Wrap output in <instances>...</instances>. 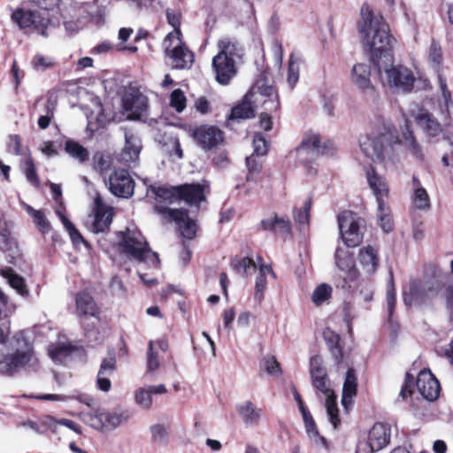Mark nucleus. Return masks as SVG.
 <instances>
[{"label": "nucleus", "instance_id": "6", "mask_svg": "<svg viewBox=\"0 0 453 453\" xmlns=\"http://www.w3.org/2000/svg\"><path fill=\"white\" fill-rule=\"evenodd\" d=\"M446 287L441 274H435L426 280H413L408 289L403 291V302L409 306L425 303L441 295Z\"/></svg>", "mask_w": 453, "mask_h": 453}, {"label": "nucleus", "instance_id": "39", "mask_svg": "<svg viewBox=\"0 0 453 453\" xmlns=\"http://www.w3.org/2000/svg\"><path fill=\"white\" fill-rule=\"evenodd\" d=\"M377 203V218L379 224L383 232L389 233L393 230V219L390 209L387 206L385 201Z\"/></svg>", "mask_w": 453, "mask_h": 453}, {"label": "nucleus", "instance_id": "27", "mask_svg": "<svg viewBox=\"0 0 453 453\" xmlns=\"http://www.w3.org/2000/svg\"><path fill=\"white\" fill-rule=\"evenodd\" d=\"M76 313L81 318L85 316L95 317L97 314V306L94 298L86 291L79 292L75 296Z\"/></svg>", "mask_w": 453, "mask_h": 453}, {"label": "nucleus", "instance_id": "4", "mask_svg": "<svg viewBox=\"0 0 453 453\" xmlns=\"http://www.w3.org/2000/svg\"><path fill=\"white\" fill-rule=\"evenodd\" d=\"M119 248L130 260L137 262L150 270H158L160 261L158 255L152 251L148 242L140 230L135 227H127L124 232L119 233Z\"/></svg>", "mask_w": 453, "mask_h": 453}, {"label": "nucleus", "instance_id": "37", "mask_svg": "<svg viewBox=\"0 0 453 453\" xmlns=\"http://www.w3.org/2000/svg\"><path fill=\"white\" fill-rule=\"evenodd\" d=\"M413 182L415 186L413 203L415 207L421 211H427L430 209V198L426 190L419 187V180L413 177Z\"/></svg>", "mask_w": 453, "mask_h": 453}, {"label": "nucleus", "instance_id": "11", "mask_svg": "<svg viewBox=\"0 0 453 453\" xmlns=\"http://www.w3.org/2000/svg\"><path fill=\"white\" fill-rule=\"evenodd\" d=\"M165 54L171 58L172 65L176 69L189 68L194 61V55L178 38L177 32H170L163 42Z\"/></svg>", "mask_w": 453, "mask_h": 453}, {"label": "nucleus", "instance_id": "63", "mask_svg": "<svg viewBox=\"0 0 453 453\" xmlns=\"http://www.w3.org/2000/svg\"><path fill=\"white\" fill-rule=\"evenodd\" d=\"M280 16L277 13H273L267 23L268 31L274 35L280 30Z\"/></svg>", "mask_w": 453, "mask_h": 453}, {"label": "nucleus", "instance_id": "38", "mask_svg": "<svg viewBox=\"0 0 453 453\" xmlns=\"http://www.w3.org/2000/svg\"><path fill=\"white\" fill-rule=\"evenodd\" d=\"M231 265L236 273L244 277L253 273L257 269L256 263L250 257H234Z\"/></svg>", "mask_w": 453, "mask_h": 453}, {"label": "nucleus", "instance_id": "23", "mask_svg": "<svg viewBox=\"0 0 453 453\" xmlns=\"http://www.w3.org/2000/svg\"><path fill=\"white\" fill-rule=\"evenodd\" d=\"M390 441V427L384 423H376L369 431L367 443L371 452L385 448Z\"/></svg>", "mask_w": 453, "mask_h": 453}, {"label": "nucleus", "instance_id": "24", "mask_svg": "<svg viewBox=\"0 0 453 453\" xmlns=\"http://www.w3.org/2000/svg\"><path fill=\"white\" fill-rule=\"evenodd\" d=\"M116 357L114 355H111L109 357H106L102 361L96 380L97 387L100 390L104 392H108L110 390L111 386L110 377L116 369Z\"/></svg>", "mask_w": 453, "mask_h": 453}, {"label": "nucleus", "instance_id": "50", "mask_svg": "<svg viewBox=\"0 0 453 453\" xmlns=\"http://www.w3.org/2000/svg\"><path fill=\"white\" fill-rule=\"evenodd\" d=\"M186 96L180 88L174 89L170 97V105L178 112H181L186 107Z\"/></svg>", "mask_w": 453, "mask_h": 453}, {"label": "nucleus", "instance_id": "7", "mask_svg": "<svg viewBox=\"0 0 453 453\" xmlns=\"http://www.w3.org/2000/svg\"><path fill=\"white\" fill-rule=\"evenodd\" d=\"M204 185L192 183L176 187H153L152 191L157 197L169 203L183 200L192 206L204 201Z\"/></svg>", "mask_w": 453, "mask_h": 453}, {"label": "nucleus", "instance_id": "42", "mask_svg": "<svg viewBox=\"0 0 453 453\" xmlns=\"http://www.w3.org/2000/svg\"><path fill=\"white\" fill-rule=\"evenodd\" d=\"M333 293V288L326 283L319 284L312 292L311 300L316 306H320L327 302Z\"/></svg>", "mask_w": 453, "mask_h": 453}, {"label": "nucleus", "instance_id": "55", "mask_svg": "<svg viewBox=\"0 0 453 453\" xmlns=\"http://www.w3.org/2000/svg\"><path fill=\"white\" fill-rule=\"evenodd\" d=\"M61 219L74 244H78L80 242L86 243L81 233L75 228L73 224L67 219L66 217L62 215Z\"/></svg>", "mask_w": 453, "mask_h": 453}, {"label": "nucleus", "instance_id": "3", "mask_svg": "<svg viewBox=\"0 0 453 453\" xmlns=\"http://www.w3.org/2000/svg\"><path fill=\"white\" fill-rule=\"evenodd\" d=\"M253 103H261L265 111L268 112L278 111L280 107L278 95L265 78L257 81L250 91L245 96L243 102L232 109L228 120L246 119L254 117Z\"/></svg>", "mask_w": 453, "mask_h": 453}, {"label": "nucleus", "instance_id": "10", "mask_svg": "<svg viewBox=\"0 0 453 453\" xmlns=\"http://www.w3.org/2000/svg\"><path fill=\"white\" fill-rule=\"evenodd\" d=\"M359 148L367 158L375 163H384L390 158L392 146L386 134H367L359 138Z\"/></svg>", "mask_w": 453, "mask_h": 453}, {"label": "nucleus", "instance_id": "5", "mask_svg": "<svg viewBox=\"0 0 453 453\" xmlns=\"http://www.w3.org/2000/svg\"><path fill=\"white\" fill-rule=\"evenodd\" d=\"M310 372L313 387L326 396L325 407L334 428H337L341 420L336 403V395L330 388V380L327 378L326 368L323 366L319 356H313L310 360Z\"/></svg>", "mask_w": 453, "mask_h": 453}, {"label": "nucleus", "instance_id": "33", "mask_svg": "<svg viewBox=\"0 0 453 453\" xmlns=\"http://www.w3.org/2000/svg\"><path fill=\"white\" fill-rule=\"evenodd\" d=\"M261 225L265 230L273 231L280 235H287L291 230L290 221L285 218H279L275 214L263 219Z\"/></svg>", "mask_w": 453, "mask_h": 453}, {"label": "nucleus", "instance_id": "9", "mask_svg": "<svg viewBox=\"0 0 453 453\" xmlns=\"http://www.w3.org/2000/svg\"><path fill=\"white\" fill-rule=\"evenodd\" d=\"M328 145H321L320 136L317 134H309L304 136L301 144L291 153L307 169V173H316L313 162L319 155L327 154Z\"/></svg>", "mask_w": 453, "mask_h": 453}, {"label": "nucleus", "instance_id": "29", "mask_svg": "<svg viewBox=\"0 0 453 453\" xmlns=\"http://www.w3.org/2000/svg\"><path fill=\"white\" fill-rule=\"evenodd\" d=\"M415 120L430 136H437L441 132L440 123L426 110H419L417 115H415Z\"/></svg>", "mask_w": 453, "mask_h": 453}, {"label": "nucleus", "instance_id": "57", "mask_svg": "<svg viewBox=\"0 0 453 453\" xmlns=\"http://www.w3.org/2000/svg\"><path fill=\"white\" fill-rule=\"evenodd\" d=\"M359 295L363 297L364 301L370 302L373 296V285L369 280H362L357 286Z\"/></svg>", "mask_w": 453, "mask_h": 453}, {"label": "nucleus", "instance_id": "61", "mask_svg": "<svg viewBox=\"0 0 453 453\" xmlns=\"http://www.w3.org/2000/svg\"><path fill=\"white\" fill-rule=\"evenodd\" d=\"M387 304L388 316L391 317L395 306V290L393 283V280L391 279L388 284L387 289Z\"/></svg>", "mask_w": 453, "mask_h": 453}, {"label": "nucleus", "instance_id": "35", "mask_svg": "<svg viewBox=\"0 0 453 453\" xmlns=\"http://www.w3.org/2000/svg\"><path fill=\"white\" fill-rule=\"evenodd\" d=\"M271 274L274 277V273L270 265H260L259 273L256 278V286H255V298L261 302L264 298V292L266 288L267 285V275Z\"/></svg>", "mask_w": 453, "mask_h": 453}, {"label": "nucleus", "instance_id": "19", "mask_svg": "<svg viewBox=\"0 0 453 453\" xmlns=\"http://www.w3.org/2000/svg\"><path fill=\"white\" fill-rule=\"evenodd\" d=\"M142 149L141 138L129 130L125 131V147L120 160L128 166H135Z\"/></svg>", "mask_w": 453, "mask_h": 453}, {"label": "nucleus", "instance_id": "25", "mask_svg": "<svg viewBox=\"0 0 453 453\" xmlns=\"http://www.w3.org/2000/svg\"><path fill=\"white\" fill-rule=\"evenodd\" d=\"M366 179L377 203L384 202L388 196V187L385 178L371 168L366 172Z\"/></svg>", "mask_w": 453, "mask_h": 453}, {"label": "nucleus", "instance_id": "12", "mask_svg": "<svg viewBox=\"0 0 453 453\" xmlns=\"http://www.w3.org/2000/svg\"><path fill=\"white\" fill-rule=\"evenodd\" d=\"M154 210L157 214L161 215L165 222H175L184 238L193 239L195 237L196 224L188 217L187 211L171 209L162 204H157Z\"/></svg>", "mask_w": 453, "mask_h": 453}, {"label": "nucleus", "instance_id": "8", "mask_svg": "<svg viewBox=\"0 0 453 453\" xmlns=\"http://www.w3.org/2000/svg\"><path fill=\"white\" fill-rule=\"evenodd\" d=\"M338 227L341 238L346 246L354 248L362 242L365 222L356 213L345 211L339 214Z\"/></svg>", "mask_w": 453, "mask_h": 453}, {"label": "nucleus", "instance_id": "43", "mask_svg": "<svg viewBox=\"0 0 453 453\" xmlns=\"http://www.w3.org/2000/svg\"><path fill=\"white\" fill-rule=\"evenodd\" d=\"M48 353L55 363H63L71 355L72 348L64 344H51Z\"/></svg>", "mask_w": 453, "mask_h": 453}, {"label": "nucleus", "instance_id": "59", "mask_svg": "<svg viewBox=\"0 0 453 453\" xmlns=\"http://www.w3.org/2000/svg\"><path fill=\"white\" fill-rule=\"evenodd\" d=\"M311 441L316 445L320 447H326V439L321 436L316 427V425H311L305 428Z\"/></svg>", "mask_w": 453, "mask_h": 453}, {"label": "nucleus", "instance_id": "20", "mask_svg": "<svg viewBox=\"0 0 453 453\" xmlns=\"http://www.w3.org/2000/svg\"><path fill=\"white\" fill-rule=\"evenodd\" d=\"M417 388L426 400L434 401L439 396V381L429 370L424 369L419 372L417 379Z\"/></svg>", "mask_w": 453, "mask_h": 453}, {"label": "nucleus", "instance_id": "48", "mask_svg": "<svg viewBox=\"0 0 453 453\" xmlns=\"http://www.w3.org/2000/svg\"><path fill=\"white\" fill-rule=\"evenodd\" d=\"M134 399L136 404L144 410H149L152 406V395L149 388H140L135 391Z\"/></svg>", "mask_w": 453, "mask_h": 453}, {"label": "nucleus", "instance_id": "28", "mask_svg": "<svg viewBox=\"0 0 453 453\" xmlns=\"http://www.w3.org/2000/svg\"><path fill=\"white\" fill-rule=\"evenodd\" d=\"M237 412L246 425L258 424L263 411L257 407L251 401H245L236 407Z\"/></svg>", "mask_w": 453, "mask_h": 453}, {"label": "nucleus", "instance_id": "62", "mask_svg": "<svg viewBox=\"0 0 453 453\" xmlns=\"http://www.w3.org/2000/svg\"><path fill=\"white\" fill-rule=\"evenodd\" d=\"M246 165L250 174L258 173L262 168L261 163L256 159L254 154L246 158Z\"/></svg>", "mask_w": 453, "mask_h": 453}, {"label": "nucleus", "instance_id": "64", "mask_svg": "<svg viewBox=\"0 0 453 453\" xmlns=\"http://www.w3.org/2000/svg\"><path fill=\"white\" fill-rule=\"evenodd\" d=\"M8 150L10 152L19 154L20 151V141L18 135H11L8 140Z\"/></svg>", "mask_w": 453, "mask_h": 453}, {"label": "nucleus", "instance_id": "41", "mask_svg": "<svg viewBox=\"0 0 453 453\" xmlns=\"http://www.w3.org/2000/svg\"><path fill=\"white\" fill-rule=\"evenodd\" d=\"M24 208L26 211L32 217L34 223L41 232L47 233L50 231V222L42 211L35 210L28 204H25Z\"/></svg>", "mask_w": 453, "mask_h": 453}, {"label": "nucleus", "instance_id": "36", "mask_svg": "<svg viewBox=\"0 0 453 453\" xmlns=\"http://www.w3.org/2000/svg\"><path fill=\"white\" fill-rule=\"evenodd\" d=\"M0 274L7 280L10 286L14 288L19 295L25 296L27 294L24 279L15 273L12 268L5 267L2 269L0 271Z\"/></svg>", "mask_w": 453, "mask_h": 453}, {"label": "nucleus", "instance_id": "13", "mask_svg": "<svg viewBox=\"0 0 453 453\" xmlns=\"http://www.w3.org/2000/svg\"><path fill=\"white\" fill-rule=\"evenodd\" d=\"M12 19L22 29H28L46 36V30L50 23L48 11H31L19 9L13 12Z\"/></svg>", "mask_w": 453, "mask_h": 453}, {"label": "nucleus", "instance_id": "44", "mask_svg": "<svg viewBox=\"0 0 453 453\" xmlns=\"http://www.w3.org/2000/svg\"><path fill=\"white\" fill-rule=\"evenodd\" d=\"M65 149L70 156L78 159L80 162H84L88 158V150L76 142L67 141Z\"/></svg>", "mask_w": 453, "mask_h": 453}, {"label": "nucleus", "instance_id": "18", "mask_svg": "<svg viewBox=\"0 0 453 453\" xmlns=\"http://www.w3.org/2000/svg\"><path fill=\"white\" fill-rule=\"evenodd\" d=\"M211 65L215 79L220 85L229 84L237 73L235 61L226 56L216 55L212 58Z\"/></svg>", "mask_w": 453, "mask_h": 453}, {"label": "nucleus", "instance_id": "14", "mask_svg": "<svg viewBox=\"0 0 453 453\" xmlns=\"http://www.w3.org/2000/svg\"><path fill=\"white\" fill-rule=\"evenodd\" d=\"M121 102L127 119H142L148 111V98L137 88H127Z\"/></svg>", "mask_w": 453, "mask_h": 453}, {"label": "nucleus", "instance_id": "30", "mask_svg": "<svg viewBox=\"0 0 453 453\" xmlns=\"http://www.w3.org/2000/svg\"><path fill=\"white\" fill-rule=\"evenodd\" d=\"M219 52L217 55L226 56L229 59L236 61L243 54L242 45L234 39L225 37L218 42Z\"/></svg>", "mask_w": 453, "mask_h": 453}, {"label": "nucleus", "instance_id": "52", "mask_svg": "<svg viewBox=\"0 0 453 453\" xmlns=\"http://www.w3.org/2000/svg\"><path fill=\"white\" fill-rule=\"evenodd\" d=\"M268 146L269 143L262 134H255L253 137L254 154L257 156H265L268 151Z\"/></svg>", "mask_w": 453, "mask_h": 453}, {"label": "nucleus", "instance_id": "22", "mask_svg": "<svg viewBox=\"0 0 453 453\" xmlns=\"http://www.w3.org/2000/svg\"><path fill=\"white\" fill-rule=\"evenodd\" d=\"M196 142L204 149L216 147L223 141V133L215 127L202 126L193 132Z\"/></svg>", "mask_w": 453, "mask_h": 453}, {"label": "nucleus", "instance_id": "40", "mask_svg": "<svg viewBox=\"0 0 453 453\" xmlns=\"http://www.w3.org/2000/svg\"><path fill=\"white\" fill-rule=\"evenodd\" d=\"M403 143L408 148L410 153H411L416 158L422 159L423 158V153L421 147L417 142L415 137L413 136V133L409 128V125L406 122L405 127L403 130Z\"/></svg>", "mask_w": 453, "mask_h": 453}, {"label": "nucleus", "instance_id": "17", "mask_svg": "<svg viewBox=\"0 0 453 453\" xmlns=\"http://www.w3.org/2000/svg\"><path fill=\"white\" fill-rule=\"evenodd\" d=\"M106 183L111 194L118 197L129 198L134 194V181L127 170L113 171Z\"/></svg>", "mask_w": 453, "mask_h": 453}, {"label": "nucleus", "instance_id": "60", "mask_svg": "<svg viewBox=\"0 0 453 453\" xmlns=\"http://www.w3.org/2000/svg\"><path fill=\"white\" fill-rule=\"evenodd\" d=\"M147 367L149 372H153L159 367L157 353L153 351V342H149V351L147 353Z\"/></svg>", "mask_w": 453, "mask_h": 453}, {"label": "nucleus", "instance_id": "2", "mask_svg": "<svg viewBox=\"0 0 453 453\" xmlns=\"http://www.w3.org/2000/svg\"><path fill=\"white\" fill-rule=\"evenodd\" d=\"M14 339L16 345L0 356V374L13 377L38 372L42 365L33 343L24 337L23 333L16 334Z\"/></svg>", "mask_w": 453, "mask_h": 453}, {"label": "nucleus", "instance_id": "53", "mask_svg": "<svg viewBox=\"0 0 453 453\" xmlns=\"http://www.w3.org/2000/svg\"><path fill=\"white\" fill-rule=\"evenodd\" d=\"M428 58L434 67H438L442 59L441 48L438 42L433 41L428 52Z\"/></svg>", "mask_w": 453, "mask_h": 453}, {"label": "nucleus", "instance_id": "49", "mask_svg": "<svg viewBox=\"0 0 453 453\" xmlns=\"http://www.w3.org/2000/svg\"><path fill=\"white\" fill-rule=\"evenodd\" d=\"M449 321L453 324V285H447L441 294Z\"/></svg>", "mask_w": 453, "mask_h": 453}, {"label": "nucleus", "instance_id": "51", "mask_svg": "<svg viewBox=\"0 0 453 453\" xmlns=\"http://www.w3.org/2000/svg\"><path fill=\"white\" fill-rule=\"evenodd\" d=\"M54 65V61L51 58L43 56L42 54H36L32 61V65L35 70L43 72L49 68H51Z\"/></svg>", "mask_w": 453, "mask_h": 453}, {"label": "nucleus", "instance_id": "32", "mask_svg": "<svg viewBox=\"0 0 453 453\" xmlns=\"http://www.w3.org/2000/svg\"><path fill=\"white\" fill-rule=\"evenodd\" d=\"M358 260L367 273H373L379 265L378 251L372 246H366L359 250Z\"/></svg>", "mask_w": 453, "mask_h": 453}, {"label": "nucleus", "instance_id": "1", "mask_svg": "<svg viewBox=\"0 0 453 453\" xmlns=\"http://www.w3.org/2000/svg\"><path fill=\"white\" fill-rule=\"evenodd\" d=\"M357 27L361 42L378 68L382 85L394 93H411L416 76L409 67L393 63L391 50L394 38L389 35V27L383 17L375 13L369 4H364Z\"/></svg>", "mask_w": 453, "mask_h": 453}, {"label": "nucleus", "instance_id": "45", "mask_svg": "<svg viewBox=\"0 0 453 453\" xmlns=\"http://www.w3.org/2000/svg\"><path fill=\"white\" fill-rule=\"evenodd\" d=\"M300 63L299 59L291 54L288 61L287 81L291 88L295 87L299 80Z\"/></svg>", "mask_w": 453, "mask_h": 453}, {"label": "nucleus", "instance_id": "54", "mask_svg": "<svg viewBox=\"0 0 453 453\" xmlns=\"http://www.w3.org/2000/svg\"><path fill=\"white\" fill-rule=\"evenodd\" d=\"M25 175L27 180L34 186L39 185V180L35 173L34 162L31 158H27L23 163Z\"/></svg>", "mask_w": 453, "mask_h": 453}, {"label": "nucleus", "instance_id": "46", "mask_svg": "<svg viewBox=\"0 0 453 453\" xmlns=\"http://www.w3.org/2000/svg\"><path fill=\"white\" fill-rule=\"evenodd\" d=\"M260 368L270 375H280L281 370L274 356L265 355L260 361Z\"/></svg>", "mask_w": 453, "mask_h": 453}, {"label": "nucleus", "instance_id": "31", "mask_svg": "<svg viewBox=\"0 0 453 453\" xmlns=\"http://www.w3.org/2000/svg\"><path fill=\"white\" fill-rule=\"evenodd\" d=\"M357 386L355 371L349 368L346 372L342 395V404L346 410L352 405V399L357 395Z\"/></svg>", "mask_w": 453, "mask_h": 453}, {"label": "nucleus", "instance_id": "47", "mask_svg": "<svg viewBox=\"0 0 453 453\" xmlns=\"http://www.w3.org/2000/svg\"><path fill=\"white\" fill-rule=\"evenodd\" d=\"M93 164L94 168L103 174L111 168L112 160L110 155L96 152L93 157Z\"/></svg>", "mask_w": 453, "mask_h": 453}, {"label": "nucleus", "instance_id": "58", "mask_svg": "<svg viewBox=\"0 0 453 453\" xmlns=\"http://www.w3.org/2000/svg\"><path fill=\"white\" fill-rule=\"evenodd\" d=\"M311 207V200H306L299 211H296L294 214L295 220L300 225H304L309 221V213Z\"/></svg>", "mask_w": 453, "mask_h": 453}, {"label": "nucleus", "instance_id": "34", "mask_svg": "<svg viewBox=\"0 0 453 453\" xmlns=\"http://www.w3.org/2000/svg\"><path fill=\"white\" fill-rule=\"evenodd\" d=\"M438 85L441 96L438 97V104L441 114L447 116L453 106L451 93L448 88L446 80L441 74H438Z\"/></svg>", "mask_w": 453, "mask_h": 453}, {"label": "nucleus", "instance_id": "26", "mask_svg": "<svg viewBox=\"0 0 453 453\" xmlns=\"http://www.w3.org/2000/svg\"><path fill=\"white\" fill-rule=\"evenodd\" d=\"M334 258L337 267L346 273L349 280H354L357 276V271L350 253L342 248H337Z\"/></svg>", "mask_w": 453, "mask_h": 453}, {"label": "nucleus", "instance_id": "16", "mask_svg": "<svg viewBox=\"0 0 453 453\" xmlns=\"http://www.w3.org/2000/svg\"><path fill=\"white\" fill-rule=\"evenodd\" d=\"M130 418V413L127 410L115 409L112 411H96L89 416V424L97 430L103 428L114 429L126 423Z\"/></svg>", "mask_w": 453, "mask_h": 453}, {"label": "nucleus", "instance_id": "21", "mask_svg": "<svg viewBox=\"0 0 453 453\" xmlns=\"http://www.w3.org/2000/svg\"><path fill=\"white\" fill-rule=\"evenodd\" d=\"M371 67L366 64H356L350 73V82L358 90L372 92L374 87L371 81Z\"/></svg>", "mask_w": 453, "mask_h": 453}, {"label": "nucleus", "instance_id": "15", "mask_svg": "<svg viewBox=\"0 0 453 453\" xmlns=\"http://www.w3.org/2000/svg\"><path fill=\"white\" fill-rule=\"evenodd\" d=\"M113 211L102 200L101 196L96 193L94 199L92 213L87 220L88 228L95 233L104 232L110 227L112 220Z\"/></svg>", "mask_w": 453, "mask_h": 453}, {"label": "nucleus", "instance_id": "56", "mask_svg": "<svg viewBox=\"0 0 453 453\" xmlns=\"http://www.w3.org/2000/svg\"><path fill=\"white\" fill-rule=\"evenodd\" d=\"M180 13L177 11H173V10H170V9H167L166 10V19H167V22L170 26H172L173 27V32H177L178 33V38H181V33H180Z\"/></svg>", "mask_w": 453, "mask_h": 453}]
</instances>
